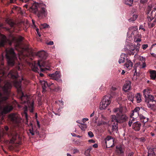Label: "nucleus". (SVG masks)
I'll list each match as a JSON object with an SVG mask.
<instances>
[{"label":"nucleus","mask_w":156,"mask_h":156,"mask_svg":"<svg viewBox=\"0 0 156 156\" xmlns=\"http://www.w3.org/2000/svg\"><path fill=\"white\" fill-rule=\"evenodd\" d=\"M29 10L36 15L40 19L46 17L48 14L46 6L44 4L34 3L30 7Z\"/></svg>","instance_id":"nucleus-1"},{"label":"nucleus","mask_w":156,"mask_h":156,"mask_svg":"<svg viewBox=\"0 0 156 156\" xmlns=\"http://www.w3.org/2000/svg\"><path fill=\"white\" fill-rule=\"evenodd\" d=\"M13 84L15 87L17 89L19 93L21 92L22 94L20 99L22 100L21 103H27L29 108L30 111L32 112L34 110L33 101L30 102L29 100V97L27 95H24L22 91L21 88V81H17L15 80L14 81Z\"/></svg>","instance_id":"nucleus-2"},{"label":"nucleus","mask_w":156,"mask_h":156,"mask_svg":"<svg viewBox=\"0 0 156 156\" xmlns=\"http://www.w3.org/2000/svg\"><path fill=\"white\" fill-rule=\"evenodd\" d=\"M8 98L7 96H3V95L0 93V108L1 110L0 116L2 117V119H3V116L9 112L13 109V107L12 105L10 103H7L3 106V108L1 107V105L4 103Z\"/></svg>","instance_id":"nucleus-3"},{"label":"nucleus","mask_w":156,"mask_h":156,"mask_svg":"<svg viewBox=\"0 0 156 156\" xmlns=\"http://www.w3.org/2000/svg\"><path fill=\"white\" fill-rule=\"evenodd\" d=\"M123 109L122 107L115 108L113 109V112L116 115H111L112 122H122L126 121L128 117L125 114H122Z\"/></svg>","instance_id":"nucleus-4"},{"label":"nucleus","mask_w":156,"mask_h":156,"mask_svg":"<svg viewBox=\"0 0 156 156\" xmlns=\"http://www.w3.org/2000/svg\"><path fill=\"white\" fill-rule=\"evenodd\" d=\"M5 55L8 64L10 65H13L15 60L17 59L14 49L12 48H6Z\"/></svg>","instance_id":"nucleus-5"},{"label":"nucleus","mask_w":156,"mask_h":156,"mask_svg":"<svg viewBox=\"0 0 156 156\" xmlns=\"http://www.w3.org/2000/svg\"><path fill=\"white\" fill-rule=\"evenodd\" d=\"M111 102V96H105L100 103V109L101 110L106 109L110 104Z\"/></svg>","instance_id":"nucleus-6"},{"label":"nucleus","mask_w":156,"mask_h":156,"mask_svg":"<svg viewBox=\"0 0 156 156\" xmlns=\"http://www.w3.org/2000/svg\"><path fill=\"white\" fill-rule=\"evenodd\" d=\"M9 119L13 123L17 125L20 123L21 119L19 115L17 113H11L9 115Z\"/></svg>","instance_id":"nucleus-7"},{"label":"nucleus","mask_w":156,"mask_h":156,"mask_svg":"<svg viewBox=\"0 0 156 156\" xmlns=\"http://www.w3.org/2000/svg\"><path fill=\"white\" fill-rule=\"evenodd\" d=\"M107 148H109L114 146V139L111 136H108L104 140Z\"/></svg>","instance_id":"nucleus-8"},{"label":"nucleus","mask_w":156,"mask_h":156,"mask_svg":"<svg viewBox=\"0 0 156 156\" xmlns=\"http://www.w3.org/2000/svg\"><path fill=\"white\" fill-rule=\"evenodd\" d=\"M138 28L137 26L131 27L129 29V31L127 33L128 34H131L132 35H134V36L136 37H140V35L138 34Z\"/></svg>","instance_id":"nucleus-9"},{"label":"nucleus","mask_w":156,"mask_h":156,"mask_svg":"<svg viewBox=\"0 0 156 156\" xmlns=\"http://www.w3.org/2000/svg\"><path fill=\"white\" fill-rule=\"evenodd\" d=\"M11 87L12 84L9 82H7L2 87V90L5 95H7L9 94Z\"/></svg>","instance_id":"nucleus-10"},{"label":"nucleus","mask_w":156,"mask_h":156,"mask_svg":"<svg viewBox=\"0 0 156 156\" xmlns=\"http://www.w3.org/2000/svg\"><path fill=\"white\" fill-rule=\"evenodd\" d=\"M9 42V40L5 36L0 34V48L4 47L6 43Z\"/></svg>","instance_id":"nucleus-11"},{"label":"nucleus","mask_w":156,"mask_h":156,"mask_svg":"<svg viewBox=\"0 0 156 156\" xmlns=\"http://www.w3.org/2000/svg\"><path fill=\"white\" fill-rule=\"evenodd\" d=\"M49 76L51 78L56 80H58L61 77V75L58 71H56L55 73L49 74Z\"/></svg>","instance_id":"nucleus-12"},{"label":"nucleus","mask_w":156,"mask_h":156,"mask_svg":"<svg viewBox=\"0 0 156 156\" xmlns=\"http://www.w3.org/2000/svg\"><path fill=\"white\" fill-rule=\"evenodd\" d=\"M111 124L112 125V130L113 132L117 133L118 131V124L117 122H112V117H111Z\"/></svg>","instance_id":"nucleus-13"},{"label":"nucleus","mask_w":156,"mask_h":156,"mask_svg":"<svg viewBox=\"0 0 156 156\" xmlns=\"http://www.w3.org/2000/svg\"><path fill=\"white\" fill-rule=\"evenodd\" d=\"M130 84L131 82L130 81H126L123 87V90L125 92H127L130 90L131 88Z\"/></svg>","instance_id":"nucleus-14"},{"label":"nucleus","mask_w":156,"mask_h":156,"mask_svg":"<svg viewBox=\"0 0 156 156\" xmlns=\"http://www.w3.org/2000/svg\"><path fill=\"white\" fill-rule=\"evenodd\" d=\"M124 68L126 69H130L133 66V63L129 60L127 59L126 61L124 64Z\"/></svg>","instance_id":"nucleus-15"},{"label":"nucleus","mask_w":156,"mask_h":156,"mask_svg":"<svg viewBox=\"0 0 156 156\" xmlns=\"http://www.w3.org/2000/svg\"><path fill=\"white\" fill-rule=\"evenodd\" d=\"M141 126L140 123L138 122H134L132 125V128L136 131H138L140 129Z\"/></svg>","instance_id":"nucleus-16"},{"label":"nucleus","mask_w":156,"mask_h":156,"mask_svg":"<svg viewBox=\"0 0 156 156\" xmlns=\"http://www.w3.org/2000/svg\"><path fill=\"white\" fill-rule=\"evenodd\" d=\"M116 151L119 154H123L124 153V147L123 145H120L116 147Z\"/></svg>","instance_id":"nucleus-17"},{"label":"nucleus","mask_w":156,"mask_h":156,"mask_svg":"<svg viewBox=\"0 0 156 156\" xmlns=\"http://www.w3.org/2000/svg\"><path fill=\"white\" fill-rule=\"evenodd\" d=\"M130 51V52L129 53V54L133 55L135 53H137L139 51V48L136 47L135 45H132L131 47Z\"/></svg>","instance_id":"nucleus-18"},{"label":"nucleus","mask_w":156,"mask_h":156,"mask_svg":"<svg viewBox=\"0 0 156 156\" xmlns=\"http://www.w3.org/2000/svg\"><path fill=\"white\" fill-rule=\"evenodd\" d=\"M23 38L21 36H19L16 39L15 37H13V41H16L17 43L16 44V47H20V42L23 41Z\"/></svg>","instance_id":"nucleus-19"},{"label":"nucleus","mask_w":156,"mask_h":156,"mask_svg":"<svg viewBox=\"0 0 156 156\" xmlns=\"http://www.w3.org/2000/svg\"><path fill=\"white\" fill-rule=\"evenodd\" d=\"M12 138L10 141V143H14L17 137H18L19 139L20 138V137L19 135L16 133H12Z\"/></svg>","instance_id":"nucleus-20"},{"label":"nucleus","mask_w":156,"mask_h":156,"mask_svg":"<svg viewBox=\"0 0 156 156\" xmlns=\"http://www.w3.org/2000/svg\"><path fill=\"white\" fill-rule=\"evenodd\" d=\"M154 97L152 95H151L150 94L148 95V97H147V99H145L146 102L148 103V104H147V105L149 107H150L151 105V104L149 103V100H150V101H154Z\"/></svg>","instance_id":"nucleus-21"},{"label":"nucleus","mask_w":156,"mask_h":156,"mask_svg":"<svg viewBox=\"0 0 156 156\" xmlns=\"http://www.w3.org/2000/svg\"><path fill=\"white\" fill-rule=\"evenodd\" d=\"M31 67L32 70L35 72H37L38 69L37 68V64L35 62H32L31 65Z\"/></svg>","instance_id":"nucleus-22"},{"label":"nucleus","mask_w":156,"mask_h":156,"mask_svg":"<svg viewBox=\"0 0 156 156\" xmlns=\"http://www.w3.org/2000/svg\"><path fill=\"white\" fill-rule=\"evenodd\" d=\"M41 83L42 85L43 93H44L46 91V87L47 86H49L50 85H48L47 82L45 81H41Z\"/></svg>","instance_id":"nucleus-23"},{"label":"nucleus","mask_w":156,"mask_h":156,"mask_svg":"<svg viewBox=\"0 0 156 156\" xmlns=\"http://www.w3.org/2000/svg\"><path fill=\"white\" fill-rule=\"evenodd\" d=\"M37 55L41 58L45 59L46 57V55L45 53L43 51H41L37 53Z\"/></svg>","instance_id":"nucleus-24"},{"label":"nucleus","mask_w":156,"mask_h":156,"mask_svg":"<svg viewBox=\"0 0 156 156\" xmlns=\"http://www.w3.org/2000/svg\"><path fill=\"white\" fill-rule=\"evenodd\" d=\"M148 156H156L155 153L154 152V148H148Z\"/></svg>","instance_id":"nucleus-25"},{"label":"nucleus","mask_w":156,"mask_h":156,"mask_svg":"<svg viewBox=\"0 0 156 156\" xmlns=\"http://www.w3.org/2000/svg\"><path fill=\"white\" fill-rule=\"evenodd\" d=\"M79 124H80L79 126L82 131H84L86 130L87 128V124H86L79 122Z\"/></svg>","instance_id":"nucleus-26"},{"label":"nucleus","mask_w":156,"mask_h":156,"mask_svg":"<svg viewBox=\"0 0 156 156\" xmlns=\"http://www.w3.org/2000/svg\"><path fill=\"white\" fill-rule=\"evenodd\" d=\"M151 78L152 80H154L156 78V71L154 70H151L150 71Z\"/></svg>","instance_id":"nucleus-27"},{"label":"nucleus","mask_w":156,"mask_h":156,"mask_svg":"<svg viewBox=\"0 0 156 156\" xmlns=\"http://www.w3.org/2000/svg\"><path fill=\"white\" fill-rule=\"evenodd\" d=\"M143 93L145 99H147V97H148V95L150 94L149 90L148 89H144V90Z\"/></svg>","instance_id":"nucleus-28"},{"label":"nucleus","mask_w":156,"mask_h":156,"mask_svg":"<svg viewBox=\"0 0 156 156\" xmlns=\"http://www.w3.org/2000/svg\"><path fill=\"white\" fill-rule=\"evenodd\" d=\"M125 57V54L124 53H122L121 54L120 56V58L119 61V63L120 64L121 63H123L124 62Z\"/></svg>","instance_id":"nucleus-29"},{"label":"nucleus","mask_w":156,"mask_h":156,"mask_svg":"<svg viewBox=\"0 0 156 156\" xmlns=\"http://www.w3.org/2000/svg\"><path fill=\"white\" fill-rule=\"evenodd\" d=\"M92 146H90L85 151L84 154L86 156H90V152L92 149Z\"/></svg>","instance_id":"nucleus-30"},{"label":"nucleus","mask_w":156,"mask_h":156,"mask_svg":"<svg viewBox=\"0 0 156 156\" xmlns=\"http://www.w3.org/2000/svg\"><path fill=\"white\" fill-rule=\"evenodd\" d=\"M139 117L141 121L144 123H145L148 121V118L144 117L142 115H140Z\"/></svg>","instance_id":"nucleus-31"},{"label":"nucleus","mask_w":156,"mask_h":156,"mask_svg":"<svg viewBox=\"0 0 156 156\" xmlns=\"http://www.w3.org/2000/svg\"><path fill=\"white\" fill-rule=\"evenodd\" d=\"M25 117L26 118V121L25 122V124L26 125H27L28 126H31L32 125V124L30 122L29 124H28V118H27V112L26 111H25L24 113H23Z\"/></svg>","instance_id":"nucleus-32"},{"label":"nucleus","mask_w":156,"mask_h":156,"mask_svg":"<svg viewBox=\"0 0 156 156\" xmlns=\"http://www.w3.org/2000/svg\"><path fill=\"white\" fill-rule=\"evenodd\" d=\"M6 21L12 27H13L15 24L10 19H7Z\"/></svg>","instance_id":"nucleus-33"},{"label":"nucleus","mask_w":156,"mask_h":156,"mask_svg":"<svg viewBox=\"0 0 156 156\" xmlns=\"http://www.w3.org/2000/svg\"><path fill=\"white\" fill-rule=\"evenodd\" d=\"M136 99L137 103H140L141 101V95L139 94H137L135 96Z\"/></svg>","instance_id":"nucleus-34"},{"label":"nucleus","mask_w":156,"mask_h":156,"mask_svg":"<svg viewBox=\"0 0 156 156\" xmlns=\"http://www.w3.org/2000/svg\"><path fill=\"white\" fill-rule=\"evenodd\" d=\"M134 97V95L133 93H130L128 94V99L133 102V98Z\"/></svg>","instance_id":"nucleus-35"},{"label":"nucleus","mask_w":156,"mask_h":156,"mask_svg":"<svg viewBox=\"0 0 156 156\" xmlns=\"http://www.w3.org/2000/svg\"><path fill=\"white\" fill-rule=\"evenodd\" d=\"M133 0H124V3L126 5H131L133 2Z\"/></svg>","instance_id":"nucleus-36"},{"label":"nucleus","mask_w":156,"mask_h":156,"mask_svg":"<svg viewBox=\"0 0 156 156\" xmlns=\"http://www.w3.org/2000/svg\"><path fill=\"white\" fill-rule=\"evenodd\" d=\"M140 110V108L139 107H137L135 108L133 111L135 113L136 116H135V118H136L137 116L139 115V113L138 112Z\"/></svg>","instance_id":"nucleus-37"},{"label":"nucleus","mask_w":156,"mask_h":156,"mask_svg":"<svg viewBox=\"0 0 156 156\" xmlns=\"http://www.w3.org/2000/svg\"><path fill=\"white\" fill-rule=\"evenodd\" d=\"M108 124V122H106L101 120L100 121L98 122V125L100 126L102 125H107Z\"/></svg>","instance_id":"nucleus-38"},{"label":"nucleus","mask_w":156,"mask_h":156,"mask_svg":"<svg viewBox=\"0 0 156 156\" xmlns=\"http://www.w3.org/2000/svg\"><path fill=\"white\" fill-rule=\"evenodd\" d=\"M137 17V15L136 14H134L133 16V17H131L129 19V21H134Z\"/></svg>","instance_id":"nucleus-39"},{"label":"nucleus","mask_w":156,"mask_h":156,"mask_svg":"<svg viewBox=\"0 0 156 156\" xmlns=\"http://www.w3.org/2000/svg\"><path fill=\"white\" fill-rule=\"evenodd\" d=\"M41 27L43 28H50V26L47 23H44L41 25Z\"/></svg>","instance_id":"nucleus-40"},{"label":"nucleus","mask_w":156,"mask_h":156,"mask_svg":"<svg viewBox=\"0 0 156 156\" xmlns=\"http://www.w3.org/2000/svg\"><path fill=\"white\" fill-rule=\"evenodd\" d=\"M148 25L149 27L151 28L154 26L155 24L154 23H151L150 22L148 23Z\"/></svg>","instance_id":"nucleus-41"},{"label":"nucleus","mask_w":156,"mask_h":156,"mask_svg":"<svg viewBox=\"0 0 156 156\" xmlns=\"http://www.w3.org/2000/svg\"><path fill=\"white\" fill-rule=\"evenodd\" d=\"M59 102L60 104L59 105L60 106L62 107L63 106L64 102L62 101H55L56 103H58Z\"/></svg>","instance_id":"nucleus-42"},{"label":"nucleus","mask_w":156,"mask_h":156,"mask_svg":"<svg viewBox=\"0 0 156 156\" xmlns=\"http://www.w3.org/2000/svg\"><path fill=\"white\" fill-rule=\"evenodd\" d=\"M29 131L31 135L33 136L34 135V132L33 130V129L32 128L31 129H29Z\"/></svg>","instance_id":"nucleus-43"},{"label":"nucleus","mask_w":156,"mask_h":156,"mask_svg":"<svg viewBox=\"0 0 156 156\" xmlns=\"http://www.w3.org/2000/svg\"><path fill=\"white\" fill-rule=\"evenodd\" d=\"M88 120V119L87 118H84L82 119L81 121L80 122L83 123H85V122Z\"/></svg>","instance_id":"nucleus-44"},{"label":"nucleus","mask_w":156,"mask_h":156,"mask_svg":"<svg viewBox=\"0 0 156 156\" xmlns=\"http://www.w3.org/2000/svg\"><path fill=\"white\" fill-rule=\"evenodd\" d=\"M142 48L144 50L146 49L148 47L147 44H144L142 45Z\"/></svg>","instance_id":"nucleus-45"},{"label":"nucleus","mask_w":156,"mask_h":156,"mask_svg":"<svg viewBox=\"0 0 156 156\" xmlns=\"http://www.w3.org/2000/svg\"><path fill=\"white\" fill-rule=\"evenodd\" d=\"M88 135L90 137H92L94 136V134L93 133L89 131L88 132Z\"/></svg>","instance_id":"nucleus-46"},{"label":"nucleus","mask_w":156,"mask_h":156,"mask_svg":"<svg viewBox=\"0 0 156 156\" xmlns=\"http://www.w3.org/2000/svg\"><path fill=\"white\" fill-rule=\"evenodd\" d=\"M141 41V40L139 38H135L134 39V41L135 42H140Z\"/></svg>","instance_id":"nucleus-47"},{"label":"nucleus","mask_w":156,"mask_h":156,"mask_svg":"<svg viewBox=\"0 0 156 156\" xmlns=\"http://www.w3.org/2000/svg\"><path fill=\"white\" fill-rule=\"evenodd\" d=\"M140 59L141 60V61L142 62H145V58H144L142 56L140 57Z\"/></svg>","instance_id":"nucleus-48"},{"label":"nucleus","mask_w":156,"mask_h":156,"mask_svg":"<svg viewBox=\"0 0 156 156\" xmlns=\"http://www.w3.org/2000/svg\"><path fill=\"white\" fill-rule=\"evenodd\" d=\"M47 44L48 45H53L54 44V42L53 41H50L48 43H47Z\"/></svg>","instance_id":"nucleus-49"},{"label":"nucleus","mask_w":156,"mask_h":156,"mask_svg":"<svg viewBox=\"0 0 156 156\" xmlns=\"http://www.w3.org/2000/svg\"><path fill=\"white\" fill-rule=\"evenodd\" d=\"M133 122L131 121L130 120L128 122V125L130 127L132 125H133Z\"/></svg>","instance_id":"nucleus-50"},{"label":"nucleus","mask_w":156,"mask_h":156,"mask_svg":"<svg viewBox=\"0 0 156 156\" xmlns=\"http://www.w3.org/2000/svg\"><path fill=\"white\" fill-rule=\"evenodd\" d=\"M36 31L37 32V34L38 35V36L39 37H41V35L40 33L39 32V29L37 28L36 29Z\"/></svg>","instance_id":"nucleus-51"},{"label":"nucleus","mask_w":156,"mask_h":156,"mask_svg":"<svg viewBox=\"0 0 156 156\" xmlns=\"http://www.w3.org/2000/svg\"><path fill=\"white\" fill-rule=\"evenodd\" d=\"M147 1V0H140V2L141 3H146Z\"/></svg>","instance_id":"nucleus-52"},{"label":"nucleus","mask_w":156,"mask_h":156,"mask_svg":"<svg viewBox=\"0 0 156 156\" xmlns=\"http://www.w3.org/2000/svg\"><path fill=\"white\" fill-rule=\"evenodd\" d=\"M139 29L143 30L144 31H145V29L143 27L142 25H140L139 27Z\"/></svg>","instance_id":"nucleus-53"},{"label":"nucleus","mask_w":156,"mask_h":156,"mask_svg":"<svg viewBox=\"0 0 156 156\" xmlns=\"http://www.w3.org/2000/svg\"><path fill=\"white\" fill-rule=\"evenodd\" d=\"M88 142L90 143H94L95 142V141L94 140L92 139L89 140H88Z\"/></svg>","instance_id":"nucleus-54"},{"label":"nucleus","mask_w":156,"mask_h":156,"mask_svg":"<svg viewBox=\"0 0 156 156\" xmlns=\"http://www.w3.org/2000/svg\"><path fill=\"white\" fill-rule=\"evenodd\" d=\"M135 113L133 111V113L131 114V115H130L131 117H133L132 116H134V117H135V116H136V115H135Z\"/></svg>","instance_id":"nucleus-55"},{"label":"nucleus","mask_w":156,"mask_h":156,"mask_svg":"<svg viewBox=\"0 0 156 156\" xmlns=\"http://www.w3.org/2000/svg\"><path fill=\"white\" fill-rule=\"evenodd\" d=\"M151 55L154 57L156 58V54H155L154 53H151Z\"/></svg>","instance_id":"nucleus-56"},{"label":"nucleus","mask_w":156,"mask_h":156,"mask_svg":"<svg viewBox=\"0 0 156 156\" xmlns=\"http://www.w3.org/2000/svg\"><path fill=\"white\" fill-rule=\"evenodd\" d=\"M112 89L113 90H115L116 89H117V88L115 87H112Z\"/></svg>","instance_id":"nucleus-57"},{"label":"nucleus","mask_w":156,"mask_h":156,"mask_svg":"<svg viewBox=\"0 0 156 156\" xmlns=\"http://www.w3.org/2000/svg\"><path fill=\"white\" fill-rule=\"evenodd\" d=\"M93 147L95 148H97L98 147V144H94V145H93Z\"/></svg>","instance_id":"nucleus-58"},{"label":"nucleus","mask_w":156,"mask_h":156,"mask_svg":"<svg viewBox=\"0 0 156 156\" xmlns=\"http://www.w3.org/2000/svg\"><path fill=\"white\" fill-rule=\"evenodd\" d=\"M146 66V64L145 63V62H143V64H142V68H144Z\"/></svg>","instance_id":"nucleus-59"},{"label":"nucleus","mask_w":156,"mask_h":156,"mask_svg":"<svg viewBox=\"0 0 156 156\" xmlns=\"http://www.w3.org/2000/svg\"><path fill=\"white\" fill-rule=\"evenodd\" d=\"M20 1L22 2H27L29 0H19Z\"/></svg>","instance_id":"nucleus-60"},{"label":"nucleus","mask_w":156,"mask_h":156,"mask_svg":"<svg viewBox=\"0 0 156 156\" xmlns=\"http://www.w3.org/2000/svg\"><path fill=\"white\" fill-rule=\"evenodd\" d=\"M132 119L130 120L132 121V122H133V123L135 122V119L136 118H135L134 117H132Z\"/></svg>","instance_id":"nucleus-61"},{"label":"nucleus","mask_w":156,"mask_h":156,"mask_svg":"<svg viewBox=\"0 0 156 156\" xmlns=\"http://www.w3.org/2000/svg\"><path fill=\"white\" fill-rule=\"evenodd\" d=\"M37 65L40 67H41L42 66L40 65V62L39 61H38V63H37ZM42 66H43V65H42Z\"/></svg>","instance_id":"nucleus-62"},{"label":"nucleus","mask_w":156,"mask_h":156,"mask_svg":"<svg viewBox=\"0 0 156 156\" xmlns=\"http://www.w3.org/2000/svg\"><path fill=\"white\" fill-rule=\"evenodd\" d=\"M133 152H131L129 153L128 156H133Z\"/></svg>","instance_id":"nucleus-63"},{"label":"nucleus","mask_w":156,"mask_h":156,"mask_svg":"<svg viewBox=\"0 0 156 156\" xmlns=\"http://www.w3.org/2000/svg\"><path fill=\"white\" fill-rule=\"evenodd\" d=\"M5 129L6 131H8L9 129V128L7 126H5Z\"/></svg>","instance_id":"nucleus-64"}]
</instances>
